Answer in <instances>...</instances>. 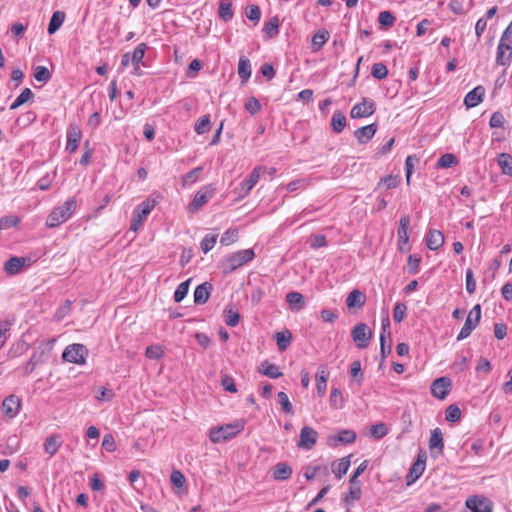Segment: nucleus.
Listing matches in <instances>:
<instances>
[{
    "mask_svg": "<svg viewBox=\"0 0 512 512\" xmlns=\"http://www.w3.org/2000/svg\"><path fill=\"white\" fill-rule=\"evenodd\" d=\"M76 207L77 200L75 197H71L63 205L55 207L47 217V227L55 228L66 222L72 216Z\"/></svg>",
    "mask_w": 512,
    "mask_h": 512,
    "instance_id": "1",
    "label": "nucleus"
},
{
    "mask_svg": "<svg viewBox=\"0 0 512 512\" xmlns=\"http://www.w3.org/2000/svg\"><path fill=\"white\" fill-rule=\"evenodd\" d=\"M244 427V420H236L233 423L213 427L209 433L210 441L213 443L225 442L241 433Z\"/></svg>",
    "mask_w": 512,
    "mask_h": 512,
    "instance_id": "2",
    "label": "nucleus"
},
{
    "mask_svg": "<svg viewBox=\"0 0 512 512\" xmlns=\"http://www.w3.org/2000/svg\"><path fill=\"white\" fill-rule=\"evenodd\" d=\"M254 257L255 253L252 249L240 250L228 255L224 260H222L220 267L223 274L227 275L250 262Z\"/></svg>",
    "mask_w": 512,
    "mask_h": 512,
    "instance_id": "3",
    "label": "nucleus"
},
{
    "mask_svg": "<svg viewBox=\"0 0 512 512\" xmlns=\"http://www.w3.org/2000/svg\"><path fill=\"white\" fill-rule=\"evenodd\" d=\"M156 204V200L150 198L140 203L133 212L130 230L136 232L143 225L147 216L150 214Z\"/></svg>",
    "mask_w": 512,
    "mask_h": 512,
    "instance_id": "4",
    "label": "nucleus"
},
{
    "mask_svg": "<svg viewBox=\"0 0 512 512\" xmlns=\"http://www.w3.org/2000/svg\"><path fill=\"white\" fill-rule=\"evenodd\" d=\"M266 172V167L259 165L256 166L249 177L242 181L239 186L236 188L235 192L238 196V198H244L247 196L250 191L253 189V187L257 184L260 177Z\"/></svg>",
    "mask_w": 512,
    "mask_h": 512,
    "instance_id": "5",
    "label": "nucleus"
},
{
    "mask_svg": "<svg viewBox=\"0 0 512 512\" xmlns=\"http://www.w3.org/2000/svg\"><path fill=\"white\" fill-rule=\"evenodd\" d=\"M481 319V306L476 304L469 312L466 321L460 330L457 340L461 341L470 336L472 331L477 327Z\"/></svg>",
    "mask_w": 512,
    "mask_h": 512,
    "instance_id": "6",
    "label": "nucleus"
},
{
    "mask_svg": "<svg viewBox=\"0 0 512 512\" xmlns=\"http://www.w3.org/2000/svg\"><path fill=\"white\" fill-rule=\"evenodd\" d=\"M88 354L87 348L79 343H74L68 345L63 351L62 358L63 360L75 363V364H84L86 360V356Z\"/></svg>",
    "mask_w": 512,
    "mask_h": 512,
    "instance_id": "7",
    "label": "nucleus"
},
{
    "mask_svg": "<svg viewBox=\"0 0 512 512\" xmlns=\"http://www.w3.org/2000/svg\"><path fill=\"white\" fill-rule=\"evenodd\" d=\"M467 512H493V503L484 496L472 495L465 501Z\"/></svg>",
    "mask_w": 512,
    "mask_h": 512,
    "instance_id": "8",
    "label": "nucleus"
},
{
    "mask_svg": "<svg viewBox=\"0 0 512 512\" xmlns=\"http://www.w3.org/2000/svg\"><path fill=\"white\" fill-rule=\"evenodd\" d=\"M351 336L358 349H365L368 347L369 341L372 338V332L369 330L367 324L358 323L353 327Z\"/></svg>",
    "mask_w": 512,
    "mask_h": 512,
    "instance_id": "9",
    "label": "nucleus"
},
{
    "mask_svg": "<svg viewBox=\"0 0 512 512\" xmlns=\"http://www.w3.org/2000/svg\"><path fill=\"white\" fill-rule=\"evenodd\" d=\"M410 225V217L403 215L399 221V227L397 230L398 237V249L402 253L410 251L411 246L409 245L408 229Z\"/></svg>",
    "mask_w": 512,
    "mask_h": 512,
    "instance_id": "10",
    "label": "nucleus"
},
{
    "mask_svg": "<svg viewBox=\"0 0 512 512\" xmlns=\"http://www.w3.org/2000/svg\"><path fill=\"white\" fill-rule=\"evenodd\" d=\"M215 187L212 184L203 186L194 196L190 203V210L192 212L198 211L205 205L215 194Z\"/></svg>",
    "mask_w": 512,
    "mask_h": 512,
    "instance_id": "11",
    "label": "nucleus"
},
{
    "mask_svg": "<svg viewBox=\"0 0 512 512\" xmlns=\"http://www.w3.org/2000/svg\"><path fill=\"white\" fill-rule=\"evenodd\" d=\"M376 111V104L372 99L363 98L362 102L353 106L350 116L353 119L371 116Z\"/></svg>",
    "mask_w": 512,
    "mask_h": 512,
    "instance_id": "12",
    "label": "nucleus"
},
{
    "mask_svg": "<svg viewBox=\"0 0 512 512\" xmlns=\"http://www.w3.org/2000/svg\"><path fill=\"white\" fill-rule=\"evenodd\" d=\"M512 60V40H502L500 38V41L497 46L496 51V64L499 66H506L510 63Z\"/></svg>",
    "mask_w": 512,
    "mask_h": 512,
    "instance_id": "13",
    "label": "nucleus"
},
{
    "mask_svg": "<svg viewBox=\"0 0 512 512\" xmlns=\"http://www.w3.org/2000/svg\"><path fill=\"white\" fill-rule=\"evenodd\" d=\"M66 137L67 142L65 149L69 153H74L77 150L82 138V131L80 127L75 123L69 124L66 132Z\"/></svg>",
    "mask_w": 512,
    "mask_h": 512,
    "instance_id": "14",
    "label": "nucleus"
},
{
    "mask_svg": "<svg viewBox=\"0 0 512 512\" xmlns=\"http://www.w3.org/2000/svg\"><path fill=\"white\" fill-rule=\"evenodd\" d=\"M356 433L350 429H343L338 432L337 435H329L327 438V444L330 447H337L340 444H352L356 440Z\"/></svg>",
    "mask_w": 512,
    "mask_h": 512,
    "instance_id": "15",
    "label": "nucleus"
},
{
    "mask_svg": "<svg viewBox=\"0 0 512 512\" xmlns=\"http://www.w3.org/2000/svg\"><path fill=\"white\" fill-rule=\"evenodd\" d=\"M317 439V431L310 426H304L300 431V439L297 443V447L311 450L315 446Z\"/></svg>",
    "mask_w": 512,
    "mask_h": 512,
    "instance_id": "16",
    "label": "nucleus"
},
{
    "mask_svg": "<svg viewBox=\"0 0 512 512\" xmlns=\"http://www.w3.org/2000/svg\"><path fill=\"white\" fill-rule=\"evenodd\" d=\"M427 455L425 451H420L416 461L412 464L407 475V484L414 483L424 472Z\"/></svg>",
    "mask_w": 512,
    "mask_h": 512,
    "instance_id": "17",
    "label": "nucleus"
},
{
    "mask_svg": "<svg viewBox=\"0 0 512 512\" xmlns=\"http://www.w3.org/2000/svg\"><path fill=\"white\" fill-rule=\"evenodd\" d=\"M452 381L448 377H440L435 379L431 384V393L434 397L443 400L449 394Z\"/></svg>",
    "mask_w": 512,
    "mask_h": 512,
    "instance_id": "18",
    "label": "nucleus"
},
{
    "mask_svg": "<svg viewBox=\"0 0 512 512\" xmlns=\"http://www.w3.org/2000/svg\"><path fill=\"white\" fill-rule=\"evenodd\" d=\"M429 449L431 452V456L433 458H437L439 455L443 453L444 439L442 431L438 427L431 430V435L429 439Z\"/></svg>",
    "mask_w": 512,
    "mask_h": 512,
    "instance_id": "19",
    "label": "nucleus"
},
{
    "mask_svg": "<svg viewBox=\"0 0 512 512\" xmlns=\"http://www.w3.org/2000/svg\"><path fill=\"white\" fill-rule=\"evenodd\" d=\"M20 407V399L13 394L7 396L2 403V409L9 418H14L19 413Z\"/></svg>",
    "mask_w": 512,
    "mask_h": 512,
    "instance_id": "20",
    "label": "nucleus"
},
{
    "mask_svg": "<svg viewBox=\"0 0 512 512\" xmlns=\"http://www.w3.org/2000/svg\"><path fill=\"white\" fill-rule=\"evenodd\" d=\"M29 261V258L13 256L5 262L4 270L8 275H16Z\"/></svg>",
    "mask_w": 512,
    "mask_h": 512,
    "instance_id": "21",
    "label": "nucleus"
},
{
    "mask_svg": "<svg viewBox=\"0 0 512 512\" xmlns=\"http://www.w3.org/2000/svg\"><path fill=\"white\" fill-rule=\"evenodd\" d=\"M484 95L485 88L479 85L466 94L464 104L467 108H473L483 101Z\"/></svg>",
    "mask_w": 512,
    "mask_h": 512,
    "instance_id": "22",
    "label": "nucleus"
},
{
    "mask_svg": "<svg viewBox=\"0 0 512 512\" xmlns=\"http://www.w3.org/2000/svg\"><path fill=\"white\" fill-rule=\"evenodd\" d=\"M213 285L209 282H204L198 285L194 290V302L197 305L205 304L211 294Z\"/></svg>",
    "mask_w": 512,
    "mask_h": 512,
    "instance_id": "23",
    "label": "nucleus"
},
{
    "mask_svg": "<svg viewBox=\"0 0 512 512\" xmlns=\"http://www.w3.org/2000/svg\"><path fill=\"white\" fill-rule=\"evenodd\" d=\"M376 131L377 124L372 123L367 126H363L356 129L354 132V136L359 143L365 144L375 135Z\"/></svg>",
    "mask_w": 512,
    "mask_h": 512,
    "instance_id": "24",
    "label": "nucleus"
},
{
    "mask_svg": "<svg viewBox=\"0 0 512 512\" xmlns=\"http://www.w3.org/2000/svg\"><path fill=\"white\" fill-rule=\"evenodd\" d=\"M365 302L366 295L359 289L352 290L346 298V305L349 309L362 308L365 305Z\"/></svg>",
    "mask_w": 512,
    "mask_h": 512,
    "instance_id": "25",
    "label": "nucleus"
},
{
    "mask_svg": "<svg viewBox=\"0 0 512 512\" xmlns=\"http://www.w3.org/2000/svg\"><path fill=\"white\" fill-rule=\"evenodd\" d=\"M444 244V236L441 231L430 229L426 236V245L430 250H437Z\"/></svg>",
    "mask_w": 512,
    "mask_h": 512,
    "instance_id": "26",
    "label": "nucleus"
},
{
    "mask_svg": "<svg viewBox=\"0 0 512 512\" xmlns=\"http://www.w3.org/2000/svg\"><path fill=\"white\" fill-rule=\"evenodd\" d=\"M350 458L351 455L332 462L331 469L337 479H341L347 473L351 463Z\"/></svg>",
    "mask_w": 512,
    "mask_h": 512,
    "instance_id": "27",
    "label": "nucleus"
},
{
    "mask_svg": "<svg viewBox=\"0 0 512 512\" xmlns=\"http://www.w3.org/2000/svg\"><path fill=\"white\" fill-rule=\"evenodd\" d=\"M251 73L252 68L250 60L245 56H241L239 58L238 63V75L241 78L242 84L246 83L249 80V78L251 77Z\"/></svg>",
    "mask_w": 512,
    "mask_h": 512,
    "instance_id": "28",
    "label": "nucleus"
},
{
    "mask_svg": "<svg viewBox=\"0 0 512 512\" xmlns=\"http://www.w3.org/2000/svg\"><path fill=\"white\" fill-rule=\"evenodd\" d=\"M286 301L294 311H300L305 307V299L300 292L292 291L287 293Z\"/></svg>",
    "mask_w": 512,
    "mask_h": 512,
    "instance_id": "29",
    "label": "nucleus"
},
{
    "mask_svg": "<svg viewBox=\"0 0 512 512\" xmlns=\"http://www.w3.org/2000/svg\"><path fill=\"white\" fill-rule=\"evenodd\" d=\"M328 378L329 372L325 369V367L320 366L316 373V387L320 396H323L326 392Z\"/></svg>",
    "mask_w": 512,
    "mask_h": 512,
    "instance_id": "30",
    "label": "nucleus"
},
{
    "mask_svg": "<svg viewBox=\"0 0 512 512\" xmlns=\"http://www.w3.org/2000/svg\"><path fill=\"white\" fill-rule=\"evenodd\" d=\"M291 475H292V468L288 464H286L284 462H280L275 465L274 471H273V478L275 480L284 481V480L289 479L291 477Z\"/></svg>",
    "mask_w": 512,
    "mask_h": 512,
    "instance_id": "31",
    "label": "nucleus"
},
{
    "mask_svg": "<svg viewBox=\"0 0 512 512\" xmlns=\"http://www.w3.org/2000/svg\"><path fill=\"white\" fill-rule=\"evenodd\" d=\"M65 17H66L65 13L63 11H59V10L55 11L52 14V17L50 19V22H49L48 28H47L49 35L54 34L61 27V25L63 24V22L65 20Z\"/></svg>",
    "mask_w": 512,
    "mask_h": 512,
    "instance_id": "32",
    "label": "nucleus"
},
{
    "mask_svg": "<svg viewBox=\"0 0 512 512\" xmlns=\"http://www.w3.org/2000/svg\"><path fill=\"white\" fill-rule=\"evenodd\" d=\"M497 163L504 175L512 176V156L508 153H500Z\"/></svg>",
    "mask_w": 512,
    "mask_h": 512,
    "instance_id": "33",
    "label": "nucleus"
},
{
    "mask_svg": "<svg viewBox=\"0 0 512 512\" xmlns=\"http://www.w3.org/2000/svg\"><path fill=\"white\" fill-rule=\"evenodd\" d=\"M218 13H219L220 18L223 21H225V22L230 21L234 16L231 1L230 0H220L219 7H218Z\"/></svg>",
    "mask_w": 512,
    "mask_h": 512,
    "instance_id": "34",
    "label": "nucleus"
},
{
    "mask_svg": "<svg viewBox=\"0 0 512 512\" xmlns=\"http://www.w3.org/2000/svg\"><path fill=\"white\" fill-rule=\"evenodd\" d=\"M346 116L341 111H335L331 119V126L335 133H341L346 127Z\"/></svg>",
    "mask_w": 512,
    "mask_h": 512,
    "instance_id": "35",
    "label": "nucleus"
},
{
    "mask_svg": "<svg viewBox=\"0 0 512 512\" xmlns=\"http://www.w3.org/2000/svg\"><path fill=\"white\" fill-rule=\"evenodd\" d=\"M280 21L278 16H273L264 26V32L268 38H274L279 34Z\"/></svg>",
    "mask_w": 512,
    "mask_h": 512,
    "instance_id": "36",
    "label": "nucleus"
},
{
    "mask_svg": "<svg viewBox=\"0 0 512 512\" xmlns=\"http://www.w3.org/2000/svg\"><path fill=\"white\" fill-rule=\"evenodd\" d=\"M34 93L30 88H24L20 95L15 99V101L11 104L10 109L15 110L21 105L33 99Z\"/></svg>",
    "mask_w": 512,
    "mask_h": 512,
    "instance_id": "37",
    "label": "nucleus"
},
{
    "mask_svg": "<svg viewBox=\"0 0 512 512\" xmlns=\"http://www.w3.org/2000/svg\"><path fill=\"white\" fill-rule=\"evenodd\" d=\"M261 366L263 367V369L260 370V372H262L265 376H267L269 378L277 379L283 375L282 372L279 371L278 366H276L275 364L269 363L268 361H264L261 364Z\"/></svg>",
    "mask_w": 512,
    "mask_h": 512,
    "instance_id": "38",
    "label": "nucleus"
},
{
    "mask_svg": "<svg viewBox=\"0 0 512 512\" xmlns=\"http://www.w3.org/2000/svg\"><path fill=\"white\" fill-rule=\"evenodd\" d=\"M329 33L326 30L318 31L312 38V49L313 51L320 50L323 45L328 41Z\"/></svg>",
    "mask_w": 512,
    "mask_h": 512,
    "instance_id": "39",
    "label": "nucleus"
},
{
    "mask_svg": "<svg viewBox=\"0 0 512 512\" xmlns=\"http://www.w3.org/2000/svg\"><path fill=\"white\" fill-rule=\"evenodd\" d=\"M275 339H276V343H277L279 350L284 351L290 345L292 335L288 330H286L284 332H277L275 334Z\"/></svg>",
    "mask_w": 512,
    "mask_h": 512,
    "instance_id": "40",
    "label": "nucleus"
},
{
    "mask_svg": "<svg viewBox=\"0 0 512 512\" xmlns=\"http://www.w3.org/2000/svg\"><path fill=\"white\" fill-rule=\"evenodd\" d=\"M146 49H147L146 43H140L136 46V48L134 49V51L131 55V63L133 64V66H137L142 63Z\"/></svg>",
    "mask_w": 512,
    "mask_h": 512,
    "instance_id": "41",
    "label": "nucleus"
},
{
    "mask_svg": "<svg viewBox=\"0 0 512 512\" xmlns=\"http://www.w3.org/2000/svg\"><path fill=\"white\" fill-rule=\"evenodd\" d=\"M60 447V444L58 442V437L55 435H51L46 438L44 443V450L47 454L50 456H53L57 453L58 449Z\"/></svg>",
    "mask_w": 512,
    "mask_h": 512,
    "instance_id": "42",
    "label": "nucleus"
},
{
    "mask_svg": "<svg viewBox=\"0 0 512 512\" xmlns=\"http://www.w3.org/2000/svg\"><path fill=\"white\" fill-rule=\"evenodd\" d=\"M461 414L460 408L455 404H451L445 410V419L448 422L455 423L461 419Z\"/></svg>",
    "mask_w": 512,
    "mask_h": 512,
    "instance_id": "43",
    "label": "nucleus"
},
{
    "mask_svg": "<svg viewBox=\"0 0 512 512\" xmlns=\"http://www.w3.org/2000/svg\"><path fill=\"white\" fill-rule=\"evenodd\" d=\"M211 128L210 115L202 116L195 124V132L199 135L207 133Z\"/></svg>",
    "mask_w": 512,
    "mask_h": 512,
    "instance_id": "44",
    "label": "nucleus"
},
{
    "mask_svg": "<svg viewBox=\"0 0 512 512\" xmlns=\"http://www.w3.org/2000/svg\"><path fill=\"white\" fill-rule=\"evenodd\" d=\"M330 405L334 409H341L344 406V398L342 396V393L340 389L338 388H332L331 394H330Z\"/></svg>",
    "mask_w": 512,
    "mask_h": 512,
    "instance_id": "45",
    "label": "nucleus"
},
{
    "mask_svg": "<svg viewBox=\"0 0 512 512\" xmlns=\"http://www.w3.org/2000/svg\"><path fill=\"white\" fill-rule=\"evenodd\" d=\"M380 335L387 336L388 338V353H391L392 350V340H391V330H390V319L389 315L386 312L385 317L381 322V333Z\"/></svg>",
    "mask_w": 512,
    "mask_h": 512,
    "instance_id": "46",
    "label": "nucleus"
},
{
    "mask_svg": "<svg viewBox=\"0 0 512 512\" xmlns=\"http://www.w3.org/2000/svg\"><path fill=\"white\" fill-rule=\"evenodd\" d=\"M218 234H207L202 239L200 243V248L203 251V253H208L210 250L213 249L217 242Z\"/></svg>",
    "mask_w": 512,
    "mask_h": 512,
    "instance_id": "47",
    "label": "nucleus"
},
{
    "mask_svg": "<svg viewBox=\"0 0 512 512\" xmlns=\"http://www.w3.org/2000/svg\"><path fill=\"white\" fill-rule=\"evenodd\" d=\"M190 281H191V279H188V280L180 283L178 285V287L176 288V290L174 292V301L176 303L181 302L188 294Z\"/></svg>",
    "mask_w": 512,
    "mask_h": 512,
    "instance_id": "48",
    "label": "nucleus"
},
{
    "mask_svg": "<svg viewBox=\"0 0 512 512\" xmlns=\"http://www.w3.org/2000/svg\"><path fill=\"white\" fill-rule=\"evenodd\" d=\"M350 374L358 385L362 383L364 374L362 372L361 363L359 360H355L351 363Z\"/></svg>",
    "mask_w": 512,
    "mask_h": 512,
    "instance_id": "49",
    "label": "nucleus"
},
{
    "mask_svg": "<svg viewBox=\"0 0 512 512\" xmlns=\"http://www.w3.org/2000/svg\"><path fill=\"white\" fill-rule=\"evenodd\" d=\"M225 323L230 327H235L238 325L240 320V314L233 310L232 308H225Z\"/></svg>",
    "mask_w": 512,
    "mask_h": 512,
    "instance_id": "50",
    "label": "nucleus"
},
{
    "mask_svg": "<svg viewBox=\"0 0 512 512\" xmlns=\"http://www.w3.org/2000/svg\"><path fill=\"white\" fill-rule=\"evenodd\" d=\"M370 434L373 438L380 440L388 434V428L385 423H378L371 426Z\"/></svg>",
    "mask_w": 512,
    "mask_h": 512,
    "instance_id": "51",
    "label": "nucleus"
},
{
    "mask_svg": "<svg viewBox=\"0 0 512 512\" xmlns=\"http://www.w3.org/2000/svg\"><path fill=\"white\" fill-rule=\"evenodd\" d=\"M361 487L360 484H351L348 493L344 497V501L349 504L350 501H357L361 498Z\"/></svg>",
    "mask_w": 512,
    "mask_h": 512,
    "instance_id": "52",
    "label": "nucleus"
},
{
    "mask_svg": "<svg viewBox=\"0 0 512 512\" xmlns=\"http://www.w3.org/2000/svg\"><path fill=\"white\" fill-rule=\"evenodd\" d=\"M371 75L375 78V79H378V80H382L384 78L387 77L388 75V69L387 67L379 62V63H375L373 64L372 68H371Z\"/></svg>",
    "mask_w": 512,
    "mask_h": 512,
    "instance_id": "53",
    "label": "nucleus"
},
{
    "mask_svg": "<svg viewBox=\"0 0 512 512\" xmlns=\"http://www.w3.org/2000/svg\"><path fill=\"white\" fill-rule=\"evenodd\" d=\"M457 163V157L454 154L446 153L443 154L437 162L439 168H449Z\"/></svg>",
    "mask_w": 512,
    "mask_h": 512,
    "instance_id": "54",
    "label": "nucleus"
},
{
    "mask_svg": "<svg viewBox=\"0 0 512 512\" xmlns=\"http://www.w3.org/2000/svg\"><path fill=\"white\" fill-rule=\"evenodd\" d=\"M34 78L38 82L47 83L51 79V73L45 66H37L34 70Z\"/></svg>",
    "mask_w": 512,
    "mask_h": 512,
    "instance_id": "55",
    "label": "nucleus"
},
{
    "mask_svg": "<svg viewBox=\"0 0 512 512\" xmlns=\"http://www.w3.org/2000/svg\"><path fill=\"white\" fill-rule=\"evenodd\" d=\"M395 16L390 11H382L379 13L378 22L381 26L388 28L391 27L395 22Z\"/></svg>",
    "mask_w": 512,
    "mask_h": 512,
    "instance_id": "56",
    "label": "nucleus"
},
{
    "mask_svg": "<svg viewBox=\"0 0 512 512\" xmlns=\"http://www.w3.org/2000/svg\"><path fill=\"white\" fill-rule=\"evenodd\" d=\"M407 313V306L402 302H397L393 310V319L395 322L400 323L404 320Z\"/></svg>",
    "mask_w": 512,
    "mask_h": 512,
    "instance_id": "57",
    "label": "nucleus"
},
{
    "mask_svg": "<svg viewBox=\"0 0 512 512\" xmlns=\"http://www.w3.org/2000/svg\"><path fill=\"white\" fill-rule=\"evenodd\" d=\"M399 179L397 176L394 175H387L380 179L377 188H380L381 186H384L387 190L388 189H394L398 186Z\"/></svg>",
    "mask_w": 512,
    "mask_h": 512,
    "instance_id": "58",
    "label": "nucleus"
},
{
    "mask_svg": "<svg viewBox=\"0 0 512 512\" xmlns=\"http://www.w3.org/2000/svg\"><path fill=\"white\" fill-rule=\"evenodd\" d=\"M277 398L283 412L287 414L293 413V406L288 398V395L285 392H279L277 394Z\"/></svg>",
    "mask_w": 512,
    "mask_h": 512,
    "instance_id": "59",
    "label": "nucleus"
},
{
    "mask_svg": "<svg viewBox=\"0 0 512 512\" xmlns=\"http://www.w3.org/2000/svg\"><path fill=\"white\" fill-rule=\"evenodd\" d=\"M419 159L415 155H409L405 160V171H406V181L409 184L411 175L414 171V167L418 164Z\"/></svg>",
    "mask_w": 512,
    "mask_h": 512,
    "instance_id": "60",
    "label": "nucleus"
},
{
    "mask_svg": "<svg viewBox=\"0 0 512 512\" xmlns=\"http://www.w3.org/2000/svg\"><path fill=\"white\" fill-rule=\"evenodd\" d=\"M20 218L17 216L9 215L0 218V231L2 229L12 228L18 225Z\"/></svg>",
    "mask_w": 512,
    "mask_h": 512,
    "instance_id": "61",
    "label": "nucleus"
},
{
    "mask_svg": "<svg viewBox=\"0 0 512 512\" xmlns=\"http://www.w3.org/2000/svg\"><path fill=\"white\" fill-rule=\"evenodd\" d=\"M164 354V350L160 345H150L146 348L145 356L149 359H160Z\"/></svg>",
    "mask_w": 512,
    "mask_h": 512,
    "instance_id": "62",
    "label": "nucleus"
},
{
    "mask_svg": "<svg viewBox=\"0 0 512 512\" xmlns=\"http://www.w3.org/2000/svg\"><path fill=\"white\" fill-rule=\"evenodd\" d=\"M421 262V257L417 254H412L408 257L407 267L409 274H416L419 270V264Z\"/></svg>",
    "mask_w": 512,
    "mask_h": 512,
    "instance_id": "63",
    "label": "nucleus"
},
{
    "mask_svg": "<svg viewBox=\"0 0 512 512\" xmlns=\"http://www.w3.org/2000/svg\"><path fill=\"white\" fill-rule=\"evenodd\" d=\"M246 16L249 20L257 23L261 17V11L258 5H249L246 8Z\"/></svg>",
    "mask_w": 512,
    "mask_h": 512,
    "instance_id": "64",
    "label": "nucleus"
}]
</instances>
